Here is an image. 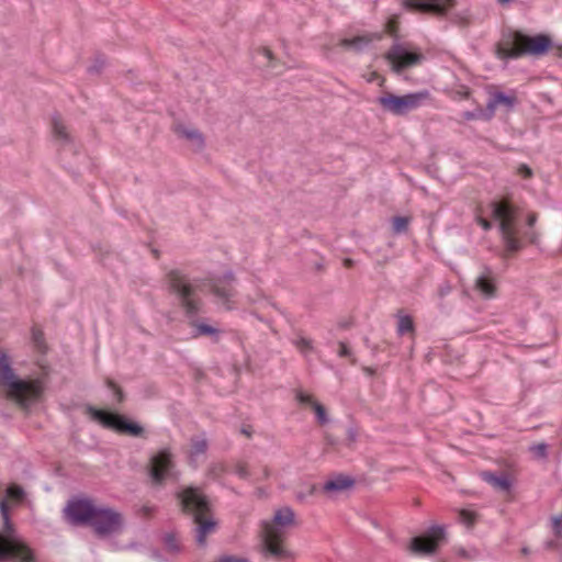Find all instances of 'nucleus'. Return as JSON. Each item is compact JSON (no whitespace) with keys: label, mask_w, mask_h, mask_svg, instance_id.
Masks as SVG:
<instances>
[{"label":"nucleus","mask_w":562,"mask_h":562,"mask_svg":"<svg viewBox=\"0 0 562 562\" xmlns=\"http://www.w3.org/2000/svg\"><path fill=\"white\" fill-rule=\"evenodd\" d=\"M168 290L175 294L179 306L190 319L189 324L194 328L193 336H217L220 330L209 324L199 323L194 318L203 313L204 303L195 293V286L187 274L179 269H171L166 274Z\"/></svg>","instance_id":"1"},{"label":"nucleus","mask_w":562,"mask_h":562,"mask_svg":"<svg viewBox=\"0 0 562 562\" xmlns=\"http://www.w3.org/2000/svg\"><path fill=\"white\" fill-rule=\"evenodd\" d=\"M0 387L8 391V396L23 409H29L38 402L44 392L40 379L20 378L12 367V359L4 349H0Z\"/></svg>","instance_id":"2"},{"label":"nucleus","mask_w":562,"mask_h":562,"mask_svg":"<svg viewBox=\"0 0 562 562\" xmlns=\"http://www.w3.org/2000/svg\"><path fill=\"white\" fill-rule=\"evenodd\" d=\"M2 528L0 530V562L14 560L16 562H37L34 551L18 533L9 514L5 501L0 503Z\"/></svg>","instance_id":"3"},{"label":"nucleus","mask_w":562,"mask_h":562,"mask_svg":"<svg viewBox=\"0 0 562 562\" xmlns=\"http://www.w3.org/2000/svg\"><path fill=\"white\" fill-rule=\"evenodd\" d=\"M492 216L498 222V228L507 252H516L522 245L516 238V207L506 199H501L491 203Z\"/></svg>","instance_id":"4"},{"label":"nucleus","mask_w":562,"mask_h":562,"mask_svg":"<svg viewBox=\"0 0 562 562\" xmlns=\"http://www.w3.org/2000/svg\"><path fill=\"white\" fill-rule=\"evenodd\" d=\"M86 413L92 420L99 423L104 428L134 438H146L144 426L125 415L109 409L97 408L92 405L86 406Z\"/></svg>","instance_id":"5"},{"label":"nucleus","mask_w":562,"mask_h":562,"mask_svg":"<svg viewBox=\"0 0 562 562\" xmlns=\"http://www.w3.org/2000/svg\"><path fill=\"white\" fill-rule=\"evenodd\" d=\"M180 512L191 517L212 515L213 504L201 487L189 485L175 493Z\"/></svg>","instance_id":"6"},{"label":"nucleus","mask_w":562,"mask_h":562,"mask_svg":"<svg viewBox=\"0 0 562 562\" xmlns=\"http://www.w3.org/2000/svg\"><path fill=\"white\" fill-rule=\"evenodd\" d=\"M384 59L390 64L394 74L401 75L405 69L420 65L425 60V56L411 43L393 42L384 54Z\"/></svg>","instance_id":"7"},{"label":"nucleus","mask_w":562,"mask_h":562,"mask_svg":"<svg viewBox=\"0 0 562 562\" xmlns=\"http://www.w3.org/2000/svg\"><path fill=\"white\" fill-rule=\"evenodd\" d=\"M429 98L430 93L425 89L404 95L385 93L378 99V102L384 111L391 112L394 115L403 116L406 115L409 111L420 106L422 103Z\"/></svg>","instance_id":"8"},{"label":"nucleus","mask_w":562,"mask_h":562,"mask_svg":"<svg viewBox=\"0 0 562 562\" xmlns=\"http://www.w3.org/2000/svg\"><path fill=\"white\" fill-rule=\"evenodd\" d=\"M89 527L95 536L105 538L121 533L125 521L123 515L114 508L99 506Z\"/></svg>","instance_id":"9"},{"label":"nucleus","mask_w":562,"mask_h":562,"mask_svg":"<svg viewBox=\"0 0 562 562\" xmlns=\"http://www.w3.org/2000/svg\"><path fill=\"white\" fill-rule=\"evenodd\" d=\"M99 506L89 497H71L68 499L64 515L72 526L89 527Z\"/></svg>","instance_id":"10"},{"label":"nucleus","mask_w":562,"mask_h":562,"mask_svg":"<svg viewBox=\"0 0 562 562\" xmlns=\"http://www.w3.org/2000/svg\"><path fill=\"white\" fill-rule=\"evenodd\" d=\"M176 463L171 449L166 447L159 449L149 459L148 475L151 484L155 486H162L167 479L175 476Z\"/></svg>","instance_id":"11"},{"label":"nucleus","mask_w":562,"mask_h":562,"mask_svg":"<svg viewBox=\"0 0 562 562\" xmlns=\"http://www.w3.org/2000/svg\"><path fill=\"white\" fill-rule=\"evenodd\" d=\"M525 47V32L506 27L502 30L501 40L495 45V55L503 60L518 59L516 54Z\"/></svg>","instance_id":"12"},{"label":"nucleus","mask_w":562,"mask_h":562,"mask_svg":"<svg viewBox=\"0 0 562 562\" xmlns=\"http://www.w3.org/2000/svg\"><path fill=\"white\" fill-rule=\"evenodd\" d=\"M261 538L262 553L266 558L288 559L293 557L292 552L282 546L284 533L281 529L265 521Z\"/></svg>","instance_id":"13"},{"label":"nucleus","mask_w":562,"mask_h":562,"mask_svg":"<svg viewBox=\"0 0 562 562\" xmlns=\"http://www.w3.org/2000/svg\"><path fill=\"white\" fill-rule=\"evenodd\" d=\"M446 538V530L443 526L435 525L422 536L413 537L408 549L414 554H434L441 541Z\"/></svg>","instance_id":"14"},{"label":"nucleus","mask_w":562,"mask_h":562,"mask_svg":"<svg viewBox=\"0 0 562 562\" xmlns=\"http://www.w3.org/2000/svg\"><path fill=\"white\" fill-rule=\"evenodd\" d=\"M456 4V0H403V7L409 11L437 15H445Z\"/></svg>","instance_id":"15"},{"label":"nucleus","mask_w":562,"mask_h":562,"mask_svg":"<svg viewBox=\"0 0 562 562\" xmlns=\"http://www.w3.org/2000/svg\"><path fill=\"white\" fill-rule=\"evenodd\" d=\"M552 45V40L548 34L529 35L525 33V47L516 56H543L551 49Z\"/></svg>","instance_id":"16"},{"label":"nucleus","mask_w":562,"mask_h":562,"mask_svg":"<svg viewBox=\"0 0 562 562\" xmlns=\"http://www.w3.org/2000/svg\"><path fill=\"white\" fill-rule=\"evenodd\" d=\"M382 38V32L366 33L351 38H341L337 45L346 50H351L356 54H359L368 48L372 42L381 41Z\"/></svg>","instance_id":"17"},{"label":"nucleus","mask_w":562,"mask_h":562,"mask_svg":"<svg viewBox=\"0 0 562 562\" xmlns=\"http://www.w3.org/2000/svg\"><path fill=\"white\" fill-rule=\"evenodd\" d=\"M192 520L196 525L194 528L195 542L200 548H204L207 544V536L216 531L218 521L212 515L195 516Z\"/></svg>","instance_id":"18"},{"label":"nucleus","mask_w":562,"mask_h":562,"mask_svg":"<svg viewBox=\"0 0 562 562\" xmlns=\"http://www.w3.org/2000/svg\"><path fill=\"white\" fill-rule=\"evenodd\" d=\"M517 103L515 94H506L503 91H495L491 93L488 102L486 104L484 119L491 120L495 114L496 106H504L508 112L513 111Z\"/></svg>","instance_id":"19"},{"label":"nucleus","mask_w":562,"mask_h":562,"mask_svg":"<svg viewBox=\"0 0 562 562\" xmlns=\"http://www.w3.org/2000/svg\"><path fill=\"white\" fill-rule=\"evenodd\" d=\"M356 485L353 476L345 473H334L323 485V491L327 494H336L351 490Z\"/></svg>","instance_id":"20"},{"label":"nucleus","mask_w":562,"mask_h":562,"mask_svg":"<svg viewBox=\"0 0 562 562\" xmlns=\"http://www.w3.org/2000/svg\"><path fill=\"white\" fill-rule=\"evenodd\" d=\"M484 273L476 278L475 289L480 291L484 297L491 299L496 295L497 288L491 277L492 270L488 267H484Z\"/></svg>","instance_id":"21"},{"label":"nucleus","mask_w":562,"mask_h":562,"mask_svg":"<svg viewBox=\"0 0 562 562\" xmlns=\"http://www.w3.org/2000/svg\"><path fill=\"white\" fill-rule=\"evenodd\" d=\"M175 133L179 137H183L192 142L196 146V150L201 151L205 147V139L203 134L196 128H189L183 124H176L173 126Z\"/></svg>","instance_id":"22"},{"label":"nucleus","mask_w":562,"mask_h":562,"mask_svg":"<svg viewBox=\"0 0 562 562\" xmlns=\"http://www.w3.org/2000/svg\"><path fill=\"white\" fill-rule=\"evenodd\" d=\"M482 479L491 484L494 488L503 492H509L512 490V481L505 473L497 475L491 471H484L481 473Z\"/></svg>","instance_id":"23"},{"label":"nucleus","mask_w":562,"mask_h":562,"mask_svg":"<svg viewBox=\"0 0 562 562\" xmlns=\"http://www.w3.org/2000/svg\"><path fill=\"white\" fill-rule=\"evenodd\" d=\"M209 443L205 437H192L190 439L189 464L194 469L198 468L195 458L207 451Z\"/></svg>","instance_id":"24"},{"label":"nucleus","mask_w":562,"mask_h":562,"mask_svg":"<svg viewBox=\"0 0 562 562\" xmlns=\"http://www.w3.org/2000/svg\"><path fill=\"white\" fill-rule=\"evenodd\" d=\"M295 514L291 507H282L276 510L272 521L269 522L271 526L282 528L294 524Z\"/></svg>","instance_id":"25"},{"label":"nucleus","mask_w":562,"mask_h":562,"mask_svg":"<svg viewBox=\"0 0 562 562\" xmlns=\"http://www.w3.org/2000/svg\"><path fill=\"white\" fill-rule=\"evenodd\" d=\"M52 124L53 134L56 139L60 140L63 144H70L72 142L71 136L67 132V127L63 123L59 114L53 115Z\"/></svg>","instance_id":"26"},{"label":"nucleus","mask_w":562,"mask_h":562,"mask_svg":"<svg viewBox=\"0 0 562 562\" xmlns=\"http://www.w3.org/2000/svg\"><path fill=\"white\" fill-rule=\"evenodd\" d=\"M162 542H164L166 551L171 554H179L182 550V547L178 540L177 533L173 531L165 533V536L162 538Z\"/></svg>","instance_id":"27"},{"label":"nucleus","mask_w":562,"mask_h":562,"mask_svg":"<svg viewBox=\"0 0 562 562\" xmlns=\"http://www.w3.org/2000/svg\"><path fill=\"white\" fill-rule=\"evenodd\" d=\"M211 293L221 300L224 304L228 303L231 297L235 294L233 289L222 288L217 284V282H212Z\"/></svg>","instance_id":"28"},{"label":"nucleus","mask_w":562,"mask_h":562,"mask_svg":"<svg viewBox=\"0 0 562 562\" xmlns=\"http://www.w3.org/2000/svg\"><path fill=\"white\" fill-rule=\"evenodd\" d=\"M549 446L546 442L532 443L529 447V451L536 460L544 461L548 459Z\"/></svg>","instance_id":"29"},{"label":"nucleus","mask_w":562,"mask_h":562,"mask_svg":"<svg viewBox=\"0 0 562 562\" xmlns=\"http://www.w3.org/2000/svg\"><path fill=\"white\" fill-rule=\"evenodd\" d=\"M385 32L393 37L394 42H400V21L397 16H392L386 21Z\"/></svg>","instance_id":"30"},{"label":"nucleus","mask_w":562,"mask_h":562,"mask_svg":"<svg viewBox=\"0 0 562 562\" xmlns=\"http://www.w3.org/2000/svg\"><path fill=\"white\" fill-rule=\"evenodd\" d=\"M409 217L394 216L392 220V229L394 234L405 233L408 228Z\"/></svg>","instance_id":"31"},{"label":"nucleus","mask_w":562,"mask_h":562,"mask_svg":"<svg viewBox=\"0 0 562 562\" xmlns=\"http://www.w3.org/2000/svg\"><path fill=\"white\" fill-rule=\"evenodd\" d=\"M415 329L413 318L408 315L400 316L397 331L400 335L413 333Z\"/></svg>","instance_id":"32"},{"label":"nucleus","mask_w":562,"mask_h":562,"mask_svg":"<svg viewBox=\"0 0 562 562\" xmlns=\"http://www.w3.org/2000/svg\"><path fill=\"white\" fill-rule=\"evenodd\" d=\"M477 514L475 512L469 509H460L459 510V519L462 524L468 527L474 526L476 522Z\"/></svg>","instance_id":"33"},{"label":"nucleus","mask_w":562,"mask_h":562,"mask_svg":"<svg viewBox=\"0 0 562 562\" xmlns=\"http://www.w3.org/2000/svg\"><path fill=\"white\" fill-rule=\"evenodd\" d=\"M313 409L315 412L316 419H317L319 425H325V424H327L329 422L326 408H325V406L323 404H321L318 402L317 403H313Z\"/></svg>","instance_id":"34"},{"label":"nucleus","mask_w":562,"mask_h":562,"mask_svg":"<svg viewBox=\"0 0 562 562\" xmlns=\"http://www.w3.org/2000/svg\"><path fill=\"white\" fill-rule=\"evenodd\" d=\"M105 385L113 392L117 403H123L125 401V394L123 390L111 379L105 380Z\"/></svg>","instance_id":"35"},{"label":"nucleus","mask_w":562,"mask_h":562,"mask_svg":"<svg viewBox=\"0 0 562 562\" xmlns=\"http://www.w3.org/2000/svg\"><path fill=\"white\" fill-rule=\"evenodd\" d=\"M7 495L15 501H22L25 496V492L22 486L18 484H11L7 488Z\"/></svg>","instance_id":"36"},{"label":"nucleus","mask_w":562,"mask_h":562,"mask_svg":"<svg viewBox=\"0 0 562 562\" xmlns=\"http://www.w3.org/2000/svg\"><path fill=\"white\" fill-rule=\"evenodd\" d=\"M105 66V58L103 57V55H98L95 58H94V61L93 64L88 68V72L89 74H100L101 70L104 68Z\"/></svg>","instance_id":"37"},{"label":"nucleus","mask_w":562,"mask_h":562,"mask_svg":"<svg viewBox=\"0 0 562 562\" xmlns=\"http://www.w3.org/2000/svg\"><path fill=\"white\" fill-rule=\"evenodd\" d=\"M32 340L38 349H43L45 347L44 333L36 327L32 328Z\"/></svg>","instance_id":"38"},{"label":"nucleus","mask_w":562,"mask_h":562,"mask_svg":"<svg viewBox=\"0 0 562 562\" xmlns=\"http://www.w3.org/2000/svg\"><path fill=\"white\" fill-rule=\"evenodd\" d=\"M552 530L558 539H562V515L552 518Z\"/></svg>","instance_id":"39"},{"label":"nucleus","mask_w":562,"mask_h":562,"mask_svg":"<svg viewBox=\"0 0 562 562\" xmlns=\"http://www.w3.org/2000/svg\"><path fill=\"white\" fill-rule=\"evenodd\" d=\"M296 401L302 405H311L313 407V403H317V401H314L313 397L308 394H305L302 391L296 392L295 396Z\"/></svg>","instance_id":"40"},{"label":"nucleus","mask_w":562,"mask_h":562,"mask_svg":"<svg viewBox=\"0 0 562 562\" xmlns=\"http://www.w3.org/2000/svg\"><path fill=\"white\" fill-rule=\"evenodd\" d=\"M338 355L340 357H347V358H350L351 359V363L355 364L356 363V359L352 358V352L350 350V348L347 346L346 342L344 341H340L339 342V351H338Z\"/></svg>","instance_id":"41"},{"label":"nucleus","mask_w":562,"mask_h":562,"mask_svg":"<svg viewBox=\"0 0 562 562\" xmlns=\"http://www.w3.org/2000/svg\"><path fill=\"white\" fill-rule=\"evenodd\" d=\"M295 345L296 347L302 351V352H308L312 350V341L307 338H304V337H301L300 339H297L295 341Z\"/></svg>","instance_id":"42"},{"label":"nucleus","mask_w":562,"mask_h":562,"mask_svg":"<svg viewBox=\"0 0 562 562\" xmlns=\"http://www.w3.org/2000/svg\"><path fill=\"white\" fill-rule=\"evenodd\" d=\"M346 434H347L346 445L348 447H350L351 445H353L357 441L358 430L356 427L350 426L347 428Z\"/></svg>","instance_id":"43"},{"label":"nucleus","mask_w":562,"mask_h":562,"mask_svg":"<svg viewBox=\"0 0 562 562\" xmlns=\"http://www.w3.org/2000/svg\"><path fill=\"white\" fill-rule=\"evenodd\" d=\"M225 471V468L221 463H214L209 469V475L212 477L220 476Z\"/></svg>","instance_id":"44"},{"label":"nucleus","mask_w":562,"mask_h":562,"mask_svg":"<svg viewBox=\"0 0 562 562\" xmlns=\"http://www.w3.org/2000/svg\"><path fill=\"white\" fill-rule=\"evenodd\" d=\"M235 473L240 477V479H248L249 477V471L246 467L245 463H238L236 465V469H235Z\"/></svg>","instance_id":"45"},{"label":"nucleus","mask_w":562,"mask_h":562,"mask_svg":"<svg viewBox=\"0 0 562 562\" xmlns=\"http://www.w3.org/2000/svg\"><path fill=\"white\" fill-rule=\"evenodd\" d=\"M217 562H248V560L246 558L224 554L217 559Z\"/></svg>","instance_id":"46"},{"label":"nucleus","mask_w":562,"mask_h":562,"mask_svg":"<svg viewBox=\"0 0 562 562\" xmlns=\"http://www.w3.org/2000/svg\"><path fill=\"white\" fill-rule=\"evenodd\" d=\"M518 173L525 178V179H529L532 177L533 172H532V169L525 165V164H521L519 167H518Z\"/></svg>","instance_id":"47"},{"label":"nucleus","mask_w":562,"mask_h":562,"mask_svg":"<svg viewBox=\"0 0 562 562\" xmlns=\"http://www.w3.org/2000/svg\"><path fill=\"white\" fill-rule=\"evenodd\" d=\"M484 114H485V112H483L481 110L479 112L467 111L463 113V117L465 120H475V119H479L480 116L484 117Z\"/></svg>","instance_id":"48"},{"label":"nucleus","mask_w":562,"mask_h":562,"mask_svg":"<svg viewBox=\"0 0 562 562\" xmlns=\"http://www.w3.org/2000/svg\"><path fill=\"white\" fill-rule=\"evenodd\" d=\"M561 539L558 540H550L546 542V547L548 549H558L562 552V542H560Z\"/></svg>","instance_id":"49"},{"label":"nucleus","mask_w":562,"mask_h":562,"mask_svg":"<svg viewBox=\"0 0 562 562\" xmlns=\"http://www.w3.org/2000/svg\"><path fill=\"white\" fill-rule=\"evenodd\" d=\"M325 442L327 446L335 447L338 445L339 441L333 435L326 432L325 434Z\"/></svg>","instance_id":"50"},{"label":"nucleus","mask_w":562,"mask_h":562,"mask_svg":"<svg viewBox=\"0 0 562 562\" xmlns=\"http://www.w3.org/2000/svg\"><path fill=\"white\" fill-rule=\"evenodd\" d=\"M477 223L482 226L483 229L488 231L492 228V223L483 217H477Z\"/></svg>","instance_id":"51"},{"label":"nucleus","mask_w":562,"mask_h":562,"mask_svg":"<svg viewBox=\"0 0 562 562\" xmlns=\"http://www.w3.org/2000/svg\"><path fill=\"white\" fill-rule=\"evenodd\" d=\"M352 319H342L338 322V327L341 329H348L352 326Z\"/></svg>","instance_id":"52"},{"label":"nucleus","mask_w":562,"mask_h":562,"mask_svg":"<svg viewBox=\"0 0 562 562\" xmlns=\"http://www.w3.org/2000/svg\"><path fill=\"white\" fill-rule=\"evenodd\" d=\"M222 280L223 281H227V282H232L235 280V276H234V272L233 271H226L223 277H222Z\"/></svg>","instance_id":"53"},{"label":"nucleus","mask_w":562,"mask_h":562,"mask_svg":"<svg viewBox=\"0 0 562 562\" xmlns=\"http://www.w3.org/2000/svg\"><path fill=\"white\" fill-rule=\"evenodd\" d=\"M537 222V214L535 213H530L528 214V217H527V225L529 227H532Z\"/></svg>","instance_id":"54"},{"label":"nucleus","mask_w":562,"mask_h":562,"mask_svg":"<svg viewBox=\"0 0 562 562\" xmlns=\"http://www.w3.org/2000/svg\"><path fill=\"white\" fill-rule=\"evenodd\" d=\"M259 52L262 53L265 55V57H267V59L269 61L273 59V54H272V52L269 48L262 47V48L259 49Z\"/></svg>","instance_id":"55"},{"label":"nucleus","mask_w":562,"mask_h":562,"mask_svg":"<svg viewBox=\"0 0 562 562\" xmlns=\"http://www.w3.org/2000/svg\"><path fill=\"white\" fill-rule=\"evenodd\" d=\"M362 370H363V372H366L370 376L375 374V369H373L371 367H363Z\"/></svg>","instance_id":"56"},{"label":"nucleus","mask_w":562,"mask_h":562,"mask_svg":"<svg viewBox=\"0 0 562 562\" xmlns=\"http://www.w3.org/2000/svg\"><path fill=\"white\" fill-rule=\"evenodd\" d=\"M380 78V75L376 71H372L370 76L368 77L367 81L372 82L373 80Z\"/></svg>","instance_id":"57"},{"label":"nucleus","mask_w":562,"mask_h":562,"mask_svg":"<svg viewBox=\"0 0 562 562\" xmlns=\"http://www.w3.org/2000/svg\"><path fill=\"white\" fill-rule=\"evenodd\" d=\"M204 376H205V374L201 370H196L195 373H194V378H195L196 381L202 380Z\"/></svg>","instance_id":"58"},{"label":"nucleus","mask_w":562,"mask_h":562,"mask_svg":"<svg viewBox=\"0 0 562 562\" xmlns=\"http://www.w3.org/2000/svg\"><path fill=\"white\" fill-rule=\"evenodd\" d=\"M344 266H345L346 268H351V267L353 266V260H352V259H350V258H346V259L344 260Z\"/></svg>","instance_id":"59"},{"label":"nucleus","mask_w":562,"mask_h":562,"mask_svg":"<svg viewBox=\"0 0 562 562\" xmlns=\"http://www.w3.org/2000/svg\"><path fill=\"white\" fill-rule=\"evenodd\" d=\"M314 268L316 271H322L324 269V265L321 261L315 262Z\"/></svg>","instance_id":"60"},{"label":"nucleus","mask_w":562,"mask_h":562,"mask_svg":"<svg viewBox=\"0 0 562 562\" xmlns=\"http://www.w3.org/2000/svg\"><path fill=\"white\" fill-rule=\"evenodd\" d=\"M241 434L246 435L247 437L251 436V430L249 428L243 427Z\"/></svg>","instance_id":"61"},{"label":"nucleus","mask_w":562,"mask_h":562,"mask_svg":"<svg viewBox=\"0 0 562 562\" xmlns=\"http://www.w3.org/2000/svg\"><path fill=\"white\" fill-rule=\"evenodd\" d=\"M255 316H256V318H257L259 322H261V323H266V324H269V322H268L267 319H265L262 316H260V315H258V314H256Z\"/></svg>","instance_id":"62"},{"label":"nucleus","mask_w":562,"mask_h":562,"mask_svg":"<svg viewBox=\"0 0 562 562\" xmlns=\"http://www.w3.org/2000/svg\"><path fill=\"white\" fill-rule=\"evenodd\" d=\"M529 238H530V243H532V244L537 243V235L535 233H532Z\"/></svg>","instance_id":"63"},{"label":"nucleus","mask_w":562,"mask_h":562,"mask_svg":"<svg viewBox=\"0 0 562 562\" xmlns=\"http://www.w3.org/2000/svg\"><path fill=\"white\" fill-rule=\"evenodd\" d=\"M315 491H316V486H315V485H312V486L310 487L308 494H310V495H313V494L315 493Z\"/></svg>","instance_id":"64"}]
</instances>
